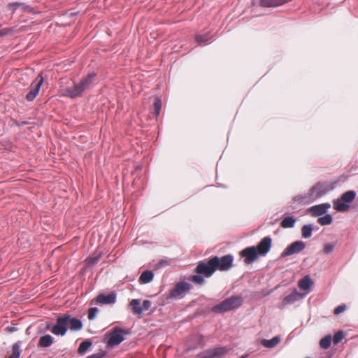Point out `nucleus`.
<instances>
[{
  "label": "nucleus",
  "instance_id": "obj_1",
  "mask_svg": "<svg viewBox=\"0 0 358 358\" xmlns=\"http://www.w3.org/2000/svg\"><path fill=\"white\" fill-rule=\"evenodd\" d=\"M233 262L234 257L231 255H227L220 258L215 256L208 259L199 262L195 271L208 278L217 270L220 271L229 270L233 266Z\"/></svg>",
  "mask_w": 358,
  "mask_h": 358
},
{
  "label": "nucleus",
  "instance_id": "obj_2",
  "mask_svg": "<svg viewBox=\"0 0 358 358\" xmlns=\"http://www.w3.org/2000/svg\"><path fill=\"white\" fill-rule=\"evenodd\" d=\"M241 299L237 296H231L215 306L212 311L216 313H222L238 308L241 305Z\"/></svg>",
  "mask_w": 358,
  "mask_h": 358
},
{
  "label": "nucleus",
  "instance_id": "obj_3",
  "mask_svg": "<svg viewBox=\"0 0 358 358\" xmlns=\"http://www.w3.org/2000/svg\"><path fill=\"white\" fill-rule=\"evenodd\" d=\"M127 334L128 331L119 327H115L106 334L107 345L109 347L118 345L124 340V336Z\"/></svg>",
  "mask_w": 358,
  "mask_h": 358
},
{
  "label": "nucleus",
  "instance_id": "obj_4",
  "mask_svg": "<svg viewBox=\"0 0 358 358\" xmlns=\"http://www.w3.org/2000/svg\"><path fill=\"white\" fill-rule=\"evenodd\" d=\"M192 285L187 282H180L177 283L170 292L164 296L166 299H176L184 296L186 292L189 291Z\"/></svg>",
  "mask_w": 358,
  "mask_h": 358
},
{
  "label": "nucleus",
  "instance_id": "obj_5",
  "mask_svg": "<svg viewBox=\"0 0 358 358\" xmlns=\"http://www.w3.org/2000/svg\"><path fill=\"white\" fill-rule=\"evenodd\" d=\"M68 314L57 317L56 324L50 329L51 332L57 336H64L68 329Z\"/></svg>",
  "mask_w": 358,
  "mask_h": 358
},
{
  "label": "nucleus",
  "instance_id": "obj_6",
  "mask_svg": "<svg viewBox=\"0 0 358 358\" xmlns=\"http://www.w3.org/2000/svg\"><path fill=\"white\" fill-rule=\"evenodd\" d=\"M43 83L42 73H39L36 79L31 83L30 90L25 98L27 101H33L39 92L40 88Z\"/></svg>",
  "mask_w": 358,
  "mask_h": 358
},
{
  "label": "nucleus",
  "instance_id": "obj_7",
  "mask_svg": "<svg viewBox=\"0 0 358 358\" xmlns=\"http://www.w3.org/2000/svg\"><path fill=\"white\" fill-rule=\"evenodd\" d=\"M239 255L242 258H244L245 264H250L257 259L259 254L257 253L256 248L251 246L242 250L239 252Z\"/></svg>",
  "mask_w": 358,
  "mask_h": 358
},
{
  "label": "nucleus",
  "instance_id": "obj_8",
  "mask_svg": "<svg viewBox=\"0 0 358 358\" xmlns=\"http://www.w3.org/2000/svg\"><path fill=\"white\" fill-rule=\"evenodd\" d=\"M306 247L305 243L301 241L293 242L288 245L281 253L280 257H285L301 252Z\"/></svg>",
  "mask_w": 358,
  "mask_h": 358
},
{
  "label": "nucleus",
  "instance_id": "obj_9",
  "mask_svg": "<svg viewBox=\"0 0 358 358\" xmlns=\"http://www.w3.org/2000/svg\"><path fill=\"white\" fill-rule=\"evenodd\" d=\"M327 192V187L322 183H317L313 186L309 192V197L310 200H315L319 198Z\"/></svg>",
  "mask_w": 358,
  "mask_h": 358
},
{
  "label": "nucleus",
  "instance_id": "obj_10",
  "mask_svg": "<svg viewBox=\"0 0 358 358\" xmlns=\"http://www.w3.org/2000/svg\"><path fill=\"white\" fill-rule=\"evenodd\" d=\"M271 238L266 236L255 247L259 255H265L270 250L271 247Z\"/></svg>",
  "mask_w": 358,
  "mask_h": 358
},
{
  "label": "nucleus",
  "instance_id": "obj_11",
  "mask_svg": "<svg viewBox=\"0 0 358 358\" xmlns=\"http://www.w3.org/2000/svg\"><path fill=\"white\" fill-rule=\"evenodd\" d=\"M330 208V204L328 203L315 205L309 208V212L314 216H320L326 213L327 210Z\"/></svg>",
  "mask_w": 358,
  "mask_h": 358
},
{
  "label": "nucleus",
  "instance_id": "obj_12",
  "mask_svg": "<svg viewBox=\"0 0 358 358\" xmlns=\"http://www.w3.org/2000/svg\"><path fill=\"white\" fill-rule=\"evenodd\" d=\"M94 300L97 303L112 304L116 301V294L113 292L108 295L100 294Z\"/></svg>",
  "mask_w": 358,
  "mask_h": 358
},
{
  "label": "nucleus",
  "instance_id": "obj_13",
  "mask_svg": "<svg viewBox=\"0 0 358 358\" xmlns=\"http://www.w3.org/2000/svg\"><path fill=\"white\" fill-rule=\"evenodd\" d=\"M83 91L78 83L75 84L73 87H67L64 90V94L70 98H76L83 94Z\"/></svg>",
  "mask_w": 358,
  "mask_h": 358
},
{
  "label": "nucleus",
  "instance_id": "obj_14",
  "mask_svg": "<svg viewBox=\"0 0 358 358\" xmlns=\"http://www.w3.org/2000/svg\"><path fill=\"white\" fill-rule=\"evenodd\" d=\"M301 297H303V294L299 293L296 289H294L283 299L281 306L283 308L288 304L293 303Z\"/></svg>",
  "mask_w": 358,
  "mask_h": 358
},
{
  "label": "nucleus",
  "instance_id": "obj_15",
  "mask_svg": "<svg viewBox=\"0 0 358 358\" xmlns=\"http://www.w3.org/2000/svg\"><path fill=\"white\" fill-rule=\"evenodd\" d=\"M96 75L94 73H90L87 76L83 78L78 83L80 87H81L83 92L90 88V87L92 85L94 79L96 77Z\"/></svg>",
  "mask_w": 358,
  "mask_h": 358
},
{
  "label": "nucleus",
  "instance_id": "obj_16",
  "mask_svg": "<svg viewBox=\"0 0 358 358\" xmlns=\"http://www.w3.org/2000/svg\"><path fill=\"white\" fill-rule=\"evenodd\" d=\"M313 282L309 275H306L298 282L299 287L305 291H309Z\"/></svg>",
  "mask_w": 358,
  "mask_h": 358
},
{
  "label": "nucleus",
  "instance_id": "obj_17",
  "mask_svg": "<svg viewBox=\"0 0 358 358\" xmlns=\"http://www.w3.org/2000/svg\"><path fill=\"white\" fill-rule=\"evenodd\" d=\"M70 325V329L71 331H80L83 328V323L82 322L75 317H71V315H69V321H68V325Z\"/></svg>",
  "mask_w": 358,
  "mask_h": 358
},
{
  "label": "nucleus",
  "instance_id": "obj_18",
  "mask_svg": "<svg viewBox=\"0 0 358 358\" xmlns=\"http://www.w3.org/2000/svg\"><path fill=\"white\" fill-rule=\"evenodd\" d=\"M228 351V349L225 347L217 348L208 352L207 355L205 358H214L218 357L225 354Z\"/></svg>",
  "mask_w": 358,
  "mask_h": 358
},
{
  "label": "nucleus",
  "instance_id": "obj_19",
  "mask_svg": "<svg viewBox=\"0 0 358 358\" xmlns=\"http://www.w3.org/2000/svg\"><path fill=\"white\" fill-rule=\"evenodd\" d=\"M140 303L141 301L139 299H132L129 303V306L132 308V313L139 317H141L143 313V308Z\"/></svg>",
  "mask_w": 358,
  "mask_h": 358
},
{
  "label": "nucleus",
  "instance_id": "obj_20",
  "mask_svg": "<svg viewBox=\"0 0 358 358\" xmlns=\"http://www.w3.org/2000/svg\"><path fill=\"white\" fill-rule=\"evenodd\" d=\"M153 272L152 271L146 270L141 273L138 281L141 284H147L153 280Z\"/></svg>",
  "mask_w": 358,
  "mask_h": 358
},
{
  "label": "nucleus",
  "instance_id": "obj_21",
  "mask_svg": "<svg viewBox=\"0 0 358 358\" xmlns=\"http://www.w3.org/2000/svg\"><path fill=\"white\" fill-rule=\"evenodd\" d=\"M53 343V338L49 335H45L41 336L38 343V346L41 348L50 347Z\"/></svg>",
  "mask_w": 358,
  "mask_h": 358
},
{
  "label": "nucleus",
  "instance_id": "obj_22",
  "mask_svg": "<svg viewBox=\"0 0 358 358\" xmlns=\"http://www.w3.org/2000/svg\"><path fill=\"white\" fill-rule=\"evenodd\" d=\"M280 342V338L278 336L273 337L270 340L263 339L261 343L263 346L267 348H272L276 346Z\"/></svg>",
  "mask_w": 358,
  "mask_h": 358
},
{
  "label": "nucleus",
  "instance_id": "obj_23",
  "mask_svg": "<svg viewBox=\"0 0 358 358\" xmlns=\"http://www.w3.org/2000/svg\"><path fill=\"white\" fill-rule=\"evenodd\" d=\"M334 208L338 212H345L347 211L350 206L347 202L343 201L341 199H338L334 203Z\"/></svg>",
  "mask_w": 358,
  "mask_h": 358
},
{
  "label": "nucleus",
  "instance_id": "obj_24",
  "mask_svg": "<svg viewBox=\"0 0 358 358\" xmlns=\"http://www.w3.org/2000/svg\"><path fill=\"white\" fill-rule=\"evenodd\" d=\"M296 221V219L292 216L286 217L281 221L280 227L284 229L292 228Z\"/></svg>",
  "mask_w": 358,
  "mask_h": 358
},
{
  "label": "nucleus",
  "instance_id": "obj_25",
  "mask_svg": "<svg viewBox=\"0 0 358 358\" xmlns=\"http://www.w3.org/2000/svg\"><path fill=\"white\" fill-rule=\"evenodd\" d=\"M21 354L20 342L15 343L12 345L11 354L8 358H19Z\"/></svg>",
  "mask_w": 358,
  "mask_h": 358
},
{
  "label": "nucleus",
  "instance_id": "obj_26",
  "mask_svg": "<svg viewBox=\"0 0 358 358\" xmlns=\"http://www.w3.org/2000/svg\"><path fill=\"white\" fill-rule=\"evenodd\" d=\"M355 192L350 190L343 193L340 199L347 203H350L355 199Z\"/></svg>",
  "mask_w": 358,
  "mask_h": 358
},
{
  "label": "nucleus",
  "instance_id": "obj_27",
  "mask_svg": "<svg viewBox=\"0 0 358 358\" xmlns=\"http://www.w3.org/2000/svg\"><path fill=\"white\" fill-rule=\"evenodd\" d=\"M92 343L90 341V340L84 341L80 344V346L78 350V353L80 355L85 354L89 349V348L92 346Z\"/></svg>",
  "mask_w": 358,
  "mask_h": 358
},
{
  "label": "nucleus",
  "instance_id": "obj_28",
  "mask_svg": "<svg viewBox=\"0 0 358 358\" xmlns=\"http://www.w3.org/2000/svg\"><path fill=\"white\" fill-rule=\"evenodd\" d=\"M313 228L311 224H306L302 227L301 234L305 238H310L312 235Z\"/></svg>",
  "mask_w": 358,
  "mask_h": 358
},
{
  "label": "nucleus",
  "instance_id": "obj_29",
  "mask_svg": "<svg viewBox=\"0 0 358 358\" xmlns=\"http://www.w3.org/2000/svg\"><path fill=\"white\" fill-rule=\"evenodd\" d=\"M332 221V216L329 214H326L325 215L317 219V222L322 226L330 224H331Z\"/></svg>",
  "mask_w": 358,
  "mask_h": 358
},
{
  "label": "nucleus",
  "instance_id": "obj_30",
  "mask_svg": "<svg viewBox=\"0 0 358 358\" xmlns=\"http://www.w3.org/2000/svg\"><path fill=\"white\" fill-rule=\"evenodd\" d=\"M331 336L330 335H327L322 338L320 341V346L323 349H328L331 343Z\"/></svg>",
  "mask_w": 358,
  "mask_h": 358
},
{
  "label": "nucleus",
  "instance_id": "obj_31",
  "mask_svg": "<svg viewBox=\"0 0 358 358\" xmlns=\"http://www.w3.org/2000/svg\"><path fill=\"white\" fill-rule=\"evenodd\" d=\"M259 6L264 8L277 7V0H259Z\"/></svg>",
  "mask_w": 358,
  "mask_h": 358
},
{
  "label": "nucleus",
  "instance_id": "obj_32",
  "mask_svg": "<svg viewBox=\"0 0 358 358\" xmlns=\"http://www.w3.org/2000/svg\"><path fill=\"white\" fill-rule=\"evenodd\" d=\"M101 257V255H97L96 256H90V257H88L86 259H85V262H86V264L87 266H92V265H94L96 263H97V262L99 261V259H100Z\"/></svg>",
  "mask_w": 358,
  "mask_h": 358
},
{
  "label": "nucleus",
  "instance_id": "obj_33",
  "mask_svg": "<svg viewBox=\"0 0 358 358\" xmlns=\"http://www.w3.org/2000/svg\"><path fill=\"white\" fill-rule=\"evenodd\" d=\"M210 36L207 34L198 35L196 37V40L199 44L206 43L210 40Z\"/></svg>",
  "mask_w": 358,
  "mask_h": 358
},
{
  "label": "nucleus",
  "instance_id": "obj_34",
  "mask_svg": "<svg viewBox=\"0 0 358 358\" xmlns=\"http://www.w3.org/2000/svg\"><path fill=\"white\" fill-rule=\"evenodd\" d=\"M162 101L159 97H155L153 102L154 112H160L162 109Z\"/></svg>",
  "mask_w": 358,
  "mask_h": 358
},
{
  "label": "nucleus",
  "instance_id": "obj_35",
  "mask_svg": "<svg viewBox=\"0 0 358 358\" xmlns=\"http://www.w3.org/2000/svg\"><path fill=\"white\" fill-rule=\"evenodd\" d=\"M344 338V334L342 331L336 333L333 338V343L336 345Z\"/></svg>",
  "mask_w": 358,
  "mask_h": 358
},
{
  "label": "nucleus",
  "instance_id": "obj_36",
  "mask_svg": "<svg viewBox=\"0 0 358 358\" xmlns=\"http://www.w3.org/2000/svg\"><path fill=\"white\" fill-rule=\"evenodd\" d=\"M98 311H99V310L97 308H90L88 310V319L90 320H93L95 318L96 315L98 313Z\"/></svg>",
  "mask_w": 358,
  "mask_h": 358
},
{
  "label": "nucleus",
  "instance_id": "obj_37",
  "mask_svg": "<svg viewBox=\"0 0 358 358\" xmlns=\"http://www.w3.org/2000/svg\"><path fill=\"white\" fill-rule=\"evenodd\" d=\"M191 280L199 285H202L204 282V279L202 276L199 275H194L191 278Z\"/></svg>",
  "mask_w": 358,
  "mask_h": 358
},
{
  "label": "nucleus",
  "instance_id": "obj_38",
  "mask_svg": "<svg viewBox=\"0 0 358 358\" xmlns=\"http://www.w3.org/2000/svg\"><path fill=\"white\" fill-rule=\"evenodd\" d=\"M335 245L334 243H327L324 245L323 252L325 254L331 253L334 249Z\"/></svg>",
  "mask_w": 358,
  "mask_h": 358
},
{
  "label": "nucleus",
  "instance_id": "obj_39",
  "mask_svg": "<svg viewBox=\"0 0 358 358\" xmlns=\"http://www.w3.org/2000/svg\"><path fill=\"white\" fill-rule=\"evenodd\" d=\"M13 29L12 28H3L0 29V37L12 34Z\"/></svg>",
  "mask_w": 358,
  "mask_h": 358
},
{
  "label": "nucleus",
  "instance_id": "obj_40",
  "mask_svg": "<svg viewBox=\"0 0 358 358\" xmlns=\"http://www.w3.org/2000/svg\"><path fill=\"white\" fill-rule=\"evenodd\" d=\"M346 309V306L345 305H341V306H338V307H336L334 310V313L335 315H338L343 312H344Z\"/></svg>",
  "mask_w": 358,
  "mask_h": 358
},
{
  "label": "nucleus",
  "instance_id": "obj_41",
  "mask_svg": "<svg viewBox=\"0 0 358 358\" xmlns=\"http://www.w3.org/2000/svg\"><path fill=\"white\" fill-rule=\"evenodd\" d=\"M150 306H151V303L150 301H148V300L143 301V306H141V308H143V311L148 310L150 308Z\"/></svg>",
  "mask_w": 358,
  "mask_h": 358
},
{
  "label": "nucleus",
  "instance_id": "obj_42",
  "mask_svg": "<svg viewBox=\"0 0 358 358\" xmlns=\"http://www.w3.org/2000/svg\"><path fill=\"white\" fill-rule=\"evenodd\" d=\"M104 356L103 352H99L96 354L91 355L90 356L86 358H102Z\"/></svg>",
  "mask_w": 358,
  "mask_h": 358
},
{
  "label": "nucleus",
  "instance_id": "obj_43",
  "mask_svg": "<svg viewBox=\"0 0 358 358\" xmlns=\"http://www.w3.org/2000/svg\"><path fill=\"white\" fill-rule=\"evenodd\" d=\"M290 1L291 0H277V3H278V6H279L286 3Z\"/></svg>",
  "mask_w": 358,
  "mask_h": 358
},
{
  "label": "nucleus",
  "instance_id": "obj_44",
  "mask_svg": "<svg viewBox=\"0 0 358 358\" xmlns=\"http://www.w3.org/2000/svg\"><path fill=\"white\" fill-rule=\"evenodd\" d=\"M23 9L24 10H30V8L28 6H26V7L23 8Z\"/></svg>",
  "mask_w": 358,
  "mask_h": 358
},
{
  "label": "nucleus",
  "instance_id": "obj_45",
  "mask_svg": "<svg viewBox=\"0 0 358 358\" xmlns=\"http://www.w3.org/2000/svg\"><path fill=\"white\" fill-rule=\"evenodd\" d=\"M306 358H310V357H306Z\"/></svg>",
  "mask_w": 358,
  "mask_h": 358
}]
</instances>
